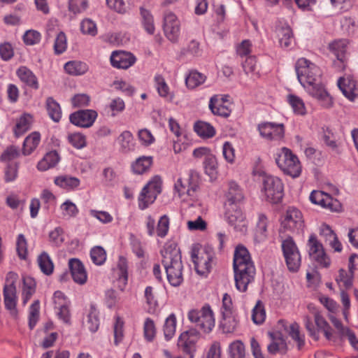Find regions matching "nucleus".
<instances>
[{
  "label": "nucleus",
  "mask_w": 358,
  "mask_h": 358,
  "mask_svg": "<svg viewBox=\"0 0 358 358\" xmlns=\"http://www.w3.org/2000/svg\"><path fill=\"white\" fill-rule=\"evenodd\" d=\"M338 86L347 99L352 102L356 101L358 92L354 80L350 78H341L338 80Z\"/></svg>",
  "instance_id": "b1692460"
},
{
  "label": "nucleus",
  "mask_w": 358,
  "mask_h": 358,
  "mask_svg": "<svg viewBox=\"0 0 358 358\" xmlns=\"http://www.w3.org/2000/svg\"><path fill=\"white\" fill-rule=\"evenodd\" d=\"M200 179L197 173L191 172L187 180L179 178L174 184V192L178 196L185 202H192L189 205L199 201Z\"/></svg>",
  "instance_id": "20e7f679"
},
{
  "label": "nucleus",
  "mask_w": 358,
  "mask_h": 358,
  "mask_svg": "<svg viewBox=\"0 0 358 358\" xmlns=\"http://www.w3.org/2000/svg\"><path fill=\"white\" fill-rule=\"evenodd\" d=\"M233 268L236 288L241 292H246L255 280L256 269L248 250L243 245L237 246L234 251Z\"/></svg>",
  "instance_id": "f03ea898"
},
{
  "label": "nucleus",
  "mask_w": 358,
  "mask_h": 358,
  "mask_svg": "<svg viewBox=\"0 0 358 358\" xmlns=\"http://www.w3.org/2000/svg\"><path fill=\"white\" fill-rule=\"evenodd\" d=\"M53 303L55 311L58 318L64 323L70 324V301L61 291H56L53 295Z\"/></svg>",
  "instance_id": "dca6fc26"
},
{
  "label": "nucleus",
  "mask_w": 358,
  "mask_h": 358,
  "mask_svg": "<svg viewBox=\"0 0 358 358\" xmlns=\"http://www.w3.org/2000/svg\"><path fill=\"white\" fill-rule=\"evenodd\" d=\"M229 358H244L245 356V347L240 340H236L229 344L228 348Z\"/></svg>",
  "instance_id": "8fccbe9b"
},
{
  "label": "nucleus",
  "mask_w": 358,
  "mask_h": 358,
  "mask_svg": "<svg viewBox=\"0 0 358 358\" xmlns=\"http://www.w3.org/2000/svg\"><path fill=\"white\" fill-rule=\"evenodd\" d=\"M287 100L292 107L294 114L298 115H305L307 113L305 103L302 99L294 94H289Z\"/></svg>",
  "instance_id": "c03bdc74"
},
{
  "label": "nucleus",
  "mask_w": 358,
  "mask_h": 358,
  "mask_svg": "<svg viewBox=\"0 0 358 358\" xmlns=\"http://www.w3.org/2000/svg\"><path fill=\"white\" fill-rule=\"evenodd\" d=\"M164 31L169 40L172 42L177 41L180 34V22L176 15L171 12L164 15Z\"/></svg>",
  "instance_id": "aec40b11"
},
{
  "label": "nucleus",
  "mask_w": 358,
  "mask_h": 358,
  "mask_svg": "<svg viewBox=\"0 0 358 358\" xmlns=\"http://www.w3.org/2000/svg\"><path fill=\"white\" fill-rule=\"evenodd\" d=\"M309 199L313 203L329 209L331 211L338 212L341 210L342 206L340 201L322 191H312Z\"/></svg>",
  "instance_id": "f3484780"
},
{
  "label": "nucleus",
  "mask_w": 358,
  "mask_h": 358,
  "mask_svg": "<svg viewBox=\"0 0 358 358\" xmlns=\"http://www.w3.org/2000/svg\"><path fill=\"white\" fill-rule=\"evenodd\" d=\"M275 163L285 175L292 178H299L302 172V166L298 157L285 147L280 149L275 154Z\"/></svg>",
  "instance_id": "39448f33"
},
{
  "label": "nucleus",
  "mask_w": 358,
  "mask_h": 358,
  "mask_svg": "<svg viewBox=\"0 0 358 358\" xmlns=\"http://www.w3.org/2000/svg\"><path fill=\"white\" fill-rule=\"evenodd\" d=\"M37 262L41 271L44 274L49 275L52 273L54 270V264L50 257L47 252H42L38 257Z\"/></svg>",
  "instance_id": "49530a36"
},
{
  "label": "nucleus",
  "mask_w": 358,
  "mask_h": 358,
  "mask_svg": "<svg viewBox=\"0 0 358 358\" xmlns=\"http://www.w3.org/2000/svg\"><path fill=\"white\" fill-rule=\"evenodd\" d=\"M143 335L145 339L151 342L156 336V328L154 321L148 317L145 319L143 324Z\"/></svg>",
  "instance_id": "680f3d73"
},
{
  "label": "nucleus",
  "mask_w": 358,
  "mask_h": 358,
  "mask_svg": "<svg viewBox=\"0 0 358 358\" xmlns=\"http://www.w3.org/2000/svg\"><path fill=\"white\" fill-rule=\"evenodd\" d=\"M352 275L353 271L349 270L347 271L344 269H340L338 275L336 278V282L340 287V289H348L352 285Z\"/></svg>",
  "instance_id": "09e8293b"
},
{
  "label": "nucleus",
  "mask_w": 358,
  "mask_h": 358,
  "mask_svg": "<svg viewBox=\"0 0 358 358\" xmlns=\"http://www.w3.org/2000/svg\"><path fill=\"white\" fill-rule=\"evenodd\" d=\"M55 184L62 188L73 189L80 185V180L76 177L61 176L55 179Z\"/></svg>",
  "instance_id": "de8ad7c7"
},
{
  "label": "nucleus",
  "mask_w": 358,
  "mask_h": 358,
  "mask_svg": "<svg viewBox=\"0 0 358 358\" xmlns=\"http://www.w3.org/2000/svg\"><path fill=\"white\" fill-rule=\"evenodd\" d=\"M206 77L196 71H191L185 79V83L188 88L194 89L200 85L203 84Z\"/></svg>",
  "instance_id": "603ef678"
},
{
  "label": "nucleus",
  "mask_w": 358,
  "mask_h": 358,
  "mask_svg": "<svg viewBox=\"0 0 358 358\" xmlns=\"http://www.w3.org/2000/svg\"><path fill=\"white\" fill-rule=\"evenodd\" d=\"M314 321L317 327L316 328L310 318L307 317L306 320L305 326L309 336L314 340L318 341L320 338V332L321 331L324 334L327 340L333 341V330L321 313H315Z\"/></svg>",
  "instance_id": "1a4fd4ad"
},
{
  "label": "nucleus",
  "mask_w": 358,
  "mask_h": 358,
  "mask_svg": "<svg viewBox=\"0 0 358 358\" xmlns=\"http://www.w3.org/2000/svg\"><path fill=\"white\" fill-rule=\"evenodd\" d=\"M307 247L310 259L315 262L319 266L328 268L330 266V258L326 254L322 244L318 241L315 234H311L309 236Z\"/></svg>",
  "instance_id": "9b49d317"
},
{
  "label": "nucleus",
  "mask_w": 358,
  "mask_h": 358,
  "mask_svg": "<svg viewBox=\"0 0 358 358\" xmlns=\"http://www.w3.org/2000/svg\"><path fill=\"white\" fill-rule=\"evenodd\" d=\"M154 81L157 93L161 97L173 99V95L170 93V88L162 75L156 74L154 77Z\"/></svg>",
  "instance_id": "37998d69"
},
{
  "label": "nucleus",
  "mask_w": 358,
  "mask_h": 358,
  "mask_svg": "<svg viewBox=\"0 0 358 358\" xmlns=\"http://www.w3.org/2000/svg\"><path fill=\"white\" fill-rule=\"evenodd\" d=\"M238 325V320L234 313H225L222 315L219 327L223 334H231L234 332Z\"/></svg>",
  "instance_id": "c85d7f7f"
},
{
  "label": "nucleus",
  "mask_w": 358,
  "mask_h": 358,
  "mask_svg": "<svg viewBox=\"0 0 358 358\" xmlns=\"http://www.w3.org/2000/svg\"><path fill=\"white\" fill-rule=\"evenodd\" d=\"M33 116L29 113H23L17 120L14 133L16 136H20L28 131L33 123Z\"/></svg>",
  "instance_id": "f704fd0d"
},
{
  "label": "nucleus",
  "mask_w": 358,
  "mask_h": 358,
  "mask_svg": "<svg viewBox=\"0 0 358 358\" xmlns=\"http://www.w3.org/2000/svg\"><path fill=\"white\" fill-rule=\"evenodd\" d=\"M278 325L289 335V336L297 343L298 348L301 349L305 344L304 336L300 334L299 326L294 322L290 324L284 320H280Z\"/></svg>",
  "instance_id": "cd10ccee"
},
{
  "label": "nucleus",
  "mask_w": 358,
  "mask_h": 358,
  "mask_svg": "<svg viewBox=\"0 0 358 358\" xmlns=\"http://www.w3.org/2000/svg\"><path fill=\"white\" fill-rule=\"evenodd\" d=\"M97 115V113L94 110H81L72 113L69 120L72 124L76 126L89 128L92 126Z\"/></svg>",
  "instance_id": "6ab92c4d"
},
{
  "label": "nucleus",
  "mask_w": 358,
  "mask_h": 358,
  "mask_svg": "<svg viewBox=\"0 0 358 358\" xmlns=\"http://www.w3.org/2000/svg\"><path fill=\"white\" fill-rule=\"evenodd\" d=\"M209 108L216 115L227 117L231 114V110L222 101L212 97L209 102Z\"/></svg>",
  "instance_id": "79ce46f5"
},
{
  "label": "nucleus",
  "mask_w": 358,
  "mask_h": 358,
  "mask_svg": "<svg viewBox=\"0 0 358 358\" xmlns=\"http://www.w3.org/2000/svg\"><path fill=\"white\" fill-rule=\"evenodd\" d=\"M282 226L284 229L292 232L299 233L302 231L303 220L301 211L294 208H289L282 222Z\"/></svg>",
  "instance_id": "a211bd4d"
},
{
  "label": "nucleus",
  "mask_w": 358,
  "mask_h": 358,
  "mask_svg": "<svg viewBox=\"0 0 358 358\" xmlns=\"http://www.w3.org/2000/svg\"><path fill=\"white\" fill-rule=\"evenodd\" d=\"M252 320L256 324H262L266 319L264 306L261 301H257L252 311Z\"/></svg>",
  "instance_id": "6e6d98bb"
},
{
  "label": "nucleus",
  "mask_w": 358,
  "mask_h": 358,
  "mask_svg": "<svg viewBox=\"0 0 358 358\" xmlns=\"http://www.w3.org/2000/svg\"><path fill=\"white\" fill-rule=\"evenodd\" d=\"M41 141V134L34 131L30 134L24 141L23 154L25 155H30L38 145Z\"/></svg>",
  "instance_id": "58836bf2"
},
{
  "label": "nucleus",
  "mask_w": 358,
  "mask_h": 358,
  "mask_svg": "<svg viewBox=\"0 0 358 358\" xmlns=\"http://www.w3.org/2000/svg\"><path fill=\"white\" fill-rule=\"evenodd\" d=\"M194 129L195 132L203 138H210L216 134V130L210 123L198 121L194 124Z\"/></svg>",
  "instance_id": "e433bc0d"
},
{
  "label": "nucleus",
  "mask_w": 358,
  "mask_h": 358,
  "mask_svg": "<svg viewBox=\"0 0 358 358\" xmlns=\"http://www.w3.org/2000/svg\"><path fill=\"white\" fill-rule=\"evenodd\" d=\"M45 106L49 117L55 122H59L62 118L60 105L52 97H48L45 101Z\"/></svg>",
  "instance_id": "a19ab883"
},
{
  "label": "nucleus",
  "mask_w": 358,
  "mask_h": 358,
  "mask_svg": "<svg viewBox=\"0 0 358 358\" xmlns=\"http://www.w3.org/2000/svg\"><path fill=\"white\" fill-rule=\"evenodd\" d=\"M162 263L166 273V278L173 287H178L183 282V264L180 249L169 245L162 251Z\"/></svg>",
  "instance_id": "7ed1b4c3"
},
{
  "label": "nucleus",
  "mask_w": 358,
  "mask_h": 358,
  "mask_svg": "<svg viewBox=\"0 0 358 358\" xmlns=\"http://www.w3.org/2000/svg\"><path fill=\"white\" fill-rule=\"evenodd\" d=\"M69 267L73 281L80 285L87 282V273L83 264L76 258L69 261Z\"/></svg>",
  "instance_id": "4be33fe9"
},
{
  "label": "nucleus",
  "mask_w": 358,
  "mask_h": 358,
  "mask_svg": "<svg viewBox=\"0 0 358 358\" xmlns=\"http://www.w3.org/2000/svg\"><path fill=\"white\" fill-rule=\"evenodd\" d=\"M16 250L21 259H26L27 257V242L23 234H19L16 240Z\"/></svg>",
  "instance_id": "338daca9"
},
{
  "label": "nucleus",
  "mask_w": 358,
  "mask_h": 358,
  "mask_svg": "<svg viewBox=\"0 0 358 358\" xmlns=\"http://www.w3.org/2000/svg\"><path fill=\"white\" fill-rule=\"evenodd\" d=\"M117 287L120 290H124L128 281V264L127 261L123 257H120L117 263Z\"/></svg>",
  "instance_id": "7c9ffc66"
},
{
  "label": "nucleus",
  "mask_w": 358,
  "mask_h": 358,
  "mask_svg": "<svg viewBox=\"0 0 358 358\" xmlns=\"http://www.w3.org/2000/svg\"><path fill=\"white\" fill-rule=\"evenodd\" d=\"M110 59L113 67L123 69L133 66L136 61V58L133 54L124 51L113 52Z\"/></svg>",
  "instance_id": "412c9836"
},
{
  "label": "nucleus",
  "mask_w": 358,
  "mask_h": 358,
  "mask_svg": "<svg viewBox=\"0 0 358 358\" xmlns=\"http://www.w3.org/2000/svg\"><path fill=\"white\" fill-rule=\"evenodd\" d=\"M191 258L196 272L201 276L206 277L215 264V255L210 247H193Z\"/></svg>",
  "instance_id": "423d86ee"
},
{
  "label": "nucleus",
  "mask_w": 358,
  "mask_h": 358,
  "mask_svg": "<svg viewBox=\"0 0 358 358\" xmlns=\"http://www.w3.org/2000/svg\"><path fill=\"white\" fill-rule=\"evenodd\" d=\"M227 200L224 207H233L239 206L240 202L243 199L242 190L234 182L229 184V189L226 194Z\"/></svg>",
  "instance_id": "bb28decb"
},
{
  "label": "nucleus",
  "mask_w": 358,
  "mask_h": 358,
  "mask_svg": "<svg viewBox=\"0 0 358 358\" xmlns=\"http://www.w3.org/2000/svg\"><path fill=\"white\" fill-rule=\"evenodd\" d=\"M162 190V180L159 177L153 178L142 189L138 196V207L147 208L156 199Z\"/></svg>",
  "instance_id": "f8f14e48"
},
{
  "label": "nucleus",
  "mask_w": 358,
  "mask_h": 358,
  "mask_svg": "<svg viewBox=\"0 0 358 358\" xmlns=\"http://www.w3.org/2000/svg\"><path fill=\"white\" fill-rule=\"evenodd\" d=\"M60 160L58 152L55 150L48 152L38 163L37 168L39 171H47L56 166Z\"/></svg>",
  "instance_id": "473e14b6"
},
{
  "label": "nucleus",
  "mask_w": 358,
  "mask_h": 358,
  "mask_svg": "<svg viewBox=\"0 0 358 358\" xmlns=\"http://www.w3.org/2000/svg\"><path fill=\"white\" fill-rule=\"evenodd\" d=\"M3 295L5 308L9 312L11 316L16 317L18 314L17 308L18 301L17 288L10 286V287H3Z\"/></svg>",
  "instance_id": "5701e85b"
},
{
  "label": "nucleus",
  "mask_w": 358,
  "mask_h": 358,
  "mask_svg": "<svg viewBox=\"0 0 358 358\" xmlns=\"http://www.w3.org/2000/svg\"><path fill=\"white\" fill-rule=\"evenodd\" d=\"M348 42L346 39L335 40L329 43V50L336 56L338 60L343 62L347 51Z\"/></svg>",
  "instance_id": "c9c22d12"
},
{
  "label": "nucleus",
  "mask_w": 358,
  "mask_h": 358,
  "mask_svg": "<svg viewBox=\"0 0 358 358\" xmlns=\"http://www.w3.org/2000/svg\"><path fill=\"white\" fill-rule=\"evenodd\" d=\"M117 141L122 152L127 153L134 149V136L129 131H122L117 137Z\"/></svg>",
  "instance_id": "72a5a7b5"
},
{
  "label": "nucleus",
  "mask_w": 358,
  "mask_h": 358,
  "mask_svg": "<svg viewBox=\"0 0 358 358\" xmlns=\"http://www.w3.org/2000/svg\"><path fill=\"white\" fill-rule=\"evenodd\" d=\"M257 129L260 136L268 141H280L285 136V127L282 123L262 122L258 124Z\"/></svg>",
  "instance_id": "4468645a"
},
{
  "label": "nucleus",
  "mask_w": 358,
  "mask_h": 358,
  "mask_svg": "<svg viewBox=\"0 0 358 358\" xmlns=\"http://www.w3.org/2000/svg\"><path fill=\"white\" fill-rule=\"evenodd\" d=\"M297 78L300 84L312 97L316 99L324 108L332 106V98L322 82V71L310 60L301 57L295 64Z\"/></svg>",
  "instance_id": "f257e3e1"
},
{
  "label": "nucleus",
  "mask_w": 358,
  "mask_h": 358,
  "mask_svg": "<svg viewBox=\"0 0 358 358\" xmlns=\"http://www.w3.org/2000/svg\"><path fill=\"white\" fill-rule=\"evenodd\" d=\"M187 318L191 323L205 334L210 333L215 324L213 311L208 304L200 309H192L187 313Z\"/></svg>",
  "instance_id": "0eeeda50"
},
{
  "label": "nucleus",
  "mask_w": 358,
  "mask_h": 358,
  "mask_svg": "<svg viewBox=\"0 0 358 358\" xmlns=\"http://www.w3.org/2000/svg\"><path fill=\"white\" fill-rule=\"evenodd\" d=\"M268 220L267 217L262 213L259 214L255 230V240L262 242L267 237V227Z\"/></svg>",
  "instance_id": "4c0bfd02"
},
{
  "label": "nucleus",
  "mask_w": 358,
  "mask_h": 358,
  "mask_svg": "<svg viewBox=\"0 0 358 358\" xmlns=\"http://www.w3.org/2000/svg\"><path fill=\"white\" fill-rule=\"evenodd\" d=\"M140 20L144 30L149 34H153L155 31L154 17L150 10L141 6L139 8Z\"/></svg>",
  "instance_id": "c756f323"
},
{
  "label": "nucleus",
  "mask_w": 358,
  "mask_h": 358,
  "mask_svg": "<svg viewBox=\"0 0 358 358\" xmlns=\"http://www.w3.org/2000/svg\"><path fill=\"white\" fill-rule=\"evenodd\" d=\"M68 142L76 149H82L87 145L86 136L80 132H73L68 134Z\"/></svg>",
  "instance_id": "4d7b16f0"
},
{
  "label": "nucleus",
  "mask_w": 358,
  "mask_h": 358,
  "mask_svg": "<svg viewBox=\"0 0 358 358\" xmlns=\"http://www.w3.org/2000/svg\"><path fill=\"white\" fill-rule=\"evenodd\" d=\"M200 338V333L196 329H190L182 332L178 340V346L189 358H194L196 350V343Z\"/></svg>",
  "instance_id": "ddd939ff"
},
{
  "label": "nucleus",
  "mask_w": 358,
  "mask_h": 358,
  "mask_svg": "<svg viewBox=\"0 0 358 358\" xmlns=\"http://www.w3.org/2000/svg\"><path fill=\"white\" fill-rule=\"evenodd\" d=\"M224 217L234 230L244 234L247 231V222L239 206L225 207Z\"/></svg>",
  "instance_id": "2eb2a0df"
},
{
  "label": "nucleus",
  "mask_w": 358,
  "mask_h": 358,
  "mask_svg": "<svg viewBox=\"0 0 358 358\" xmlns=\"http://www.w3.org/2000/svg\"><path fill=\"white\" fill-rule=\"evenodd\" d=\"M90 257L94 264L101 265L106 260V252L101 246H95L90 250Z\"/></svg>",
  "instance_id": "bf43d9fd"
},
{
  "label": "nucleus",
  "mask_w": 358,
  "mask_h": 358,
  "mask_svg": "<svg viewBox=\"0 0 358 358\" xmlns=\"http://www.w3.org/2000/svg\"><path fill=\"white\" fill-rule=\"evenodd\" d=\"M177 320L175 314L171 313L165 320L164 335L166 341L171 340L176 334Z\"/></svg>",
  "instance_id": "3c124183"
},
{
  "label": "nucleus",
  "mask_w": 358,
  "mask_h": 358,
  "mask_svg": "<svg viewBox=\"0 0 358 358\" xmlns=\"http://www.w3.org/2000/svg\"><path fill=\"white\" fill-rule=\"evenodd\" d=\"M268 336L271 338V343L268 345L267 350L271 354L278 352L285 353L287 351V343L282 334L279 331L269 332Z\"/></svg>",
  "instance_id": "393cba45"
},
{
  "label": "nucleus",
  "mask_w": 358,
  "mask_h": 358,
  "mask_svg": "<svg viewBox=\"0 0 358 358\" xmlns=\"http://www.w3.org/2000/svg\"><path fill=\"white\" fill-rule=\"evenodd\" d=\"M65 71L73 76H80L85 73L88 70L86 63L80 61H70L64 65Z\"/></svg>",
  "instance_id": "ea45409f"
},
{
  "label": "nucleus",
  "mask_w": 358,
  "mask_h": 358,
  "mask_svg": "<svg viewBox=\"0 0 358 358\" xmlns=\"http://www.w3.org/2000/svg\"><path fill=\"white\" fill-rule=\"evenodd\" d=\"M86 325L89 330L94 333L96 332L99 327V320L98 317V312L94 307L91 308V310L87 317Z\"/></svg>",
  "instance_id": "052dcab7"
},
{
  "label": "nucleus",
  "mask_w": 358,
  "mask_h": 358,
  "mask_svg": "<svg viewBox=\"0 0 358 358\" xmlns=\"http://www.w3.org/2000/svg\"><path fill=\"white\" fill-rule=\"evenodd\" d=\"M108 108L110 110V115L115 117L117 115L124 111L125 109V103L121 98L117 97L110 101Z\"/></svg>",
  "instance_id": "69168bd1"
},
{
  "label": "nucleus",
  "mask_w": 358,
  "mask_h": 358,
  "mask_svg": "<svg viewBox=\"0 0 358 358\" xmlns=\"http://www.w3.org/2000/svg\"><path fill=\"white\" fill-rule=\"evenodd\" d=\"M203 165L206 173L210 176L213 177L217 173L218 164L216 157L213 153L204 159Z\"/></svg>",
  "instance_id": "13d9d810"
},
{
  "label": "nucleus",
  "mask_w": 358,
  "mask_h": 358,
  "mask_svg": "<svg viewBox=\"0 0 358 358\" xmlns=\"http://www.w3.org/2000/svg\"><path fill=\"white\" fill-rule=\"evenodd\" d=\"M279 43L282 48H288L293 41V34L289 27H281L278 31Z\"/></svg>",
  "instance_id": "864d4df0"
},
{
  "label": "nucleus",
  "mask_w": 358,
  "mask_h": 358,
  "mask_svg": "<svg viewBox=\"0 0 358 358\" xmlns=\"http://www.w3.org/2000/svg\"><path fill=\"white\" fill-rule=\"evenodd\" d=\"M22 283V300L23 305L25 306L35 293L36 282L30 276H23Z\"/></svg>",
  "instance_id": "2f4dec72"
},
{
  "label": "nucleus",
  "mask_w": 358,
  "mask_h": 358,
  "mask_svg": "<svg viewBox=\"0 0 358 358\" xmlns=\"http://www.w3.org/2000/svg\"><path fill=\"white\" fill-rule=\"evenodd\" d=\"M60 210L62 217L66 219L75 217L79 213L77 206L70 200H66L62 203Z\"/></svg>",
  "instance_id": "5fc2aeb1"
},
{
  "label": "nucleus",
  "mask_w": 358,
  "mask_h": 358,
  "mask_svg": "<svg viewBox=\"0 0 358 358\" xmlns=\"http://www.w3.org/2000/svg\"><path fill=\"white\" fill-rule=\"evenodd\" d=\"M18 173V164L16 162H10L7 164L4 170V180L6 182H11L15 180Z\"/></svg>",
  "instance_id": "0e129e2a"
},
{
  "label": "nucleus",
  "mask_w": 358,
  "mask_h": 358,
  "mask_svg": "<svg viewBox=\"0 0 358 358\" xmlns=\"http://www.w3.org/2000/svg\"><path fill=\"white\" fill-rule=\"evenodd\" d=\"M40 302L35 301L29 308V326L31 329H34L39 319Z\"/></svg>",
  "instance_id": "e2e57ef3"
},
{
  "label": "nucleus",
  "mask_w": 358,
  "mask_h": 358,
  "mask_svg": "<svg viewBox=\"0 0 358 358\" xmlns=\"http://www.w3.org/2000/svg\"><path fill=\"white\" fill-rule=\"evenodd\" d=\"M152 164V157L142 156L132 164V170L135 173L143 174L147 172Z\"/></svg>",
  "instance_id": "a18cd8bd"
},
{
  "label": "nucleus",
  "mask_w": 358,
  "mask_h": 358,
  "mask_svg": "<svg viewBox=\"0 0 358 358\" xmlns=\"http://www.w3.org/2000/svg\"><path fill=\"white\" fill-rule=\"evenodd\" d=\"M281 248L288 269L292 272L297 271L301 266V257L295 241L292 237H287L282 241Z\"/></svg>",
  "instance_id": "9d476101"
},
{
  "label": "nucleus",
  "mask_w": 358,
  "mask_h": 358,
  "mask_svg": "<svg viewBox=\"0 0 358 358\" xmlns=\"http://www.w3.org/2000/svg\"><path fill=\"white\" fill-rule=\"evenodd\" d=\"M80 30L83 34L94 36L97 34L96 23L91 19H84L80 23Z\"/></svg>",
  "instance_id": "774afa93"
},
{
  "label": "nucleus",
  "mask_w": 358,
  "mask_h": 358,
  "mask_svg": "<svg viewBox=\"0 0 358 358\" xmlns=\"http://www.w3.org/2000/svg\"><path fill=\"white\" fill-rule=\"evenodd\" d=\"M262 183V191L266 200L273 203L280 202L284 194V185L282 180L276 176L265 175Z\"/></svg>",
  "instance_id": "6e6552de"
},
{
  "label": "nucleus",
  "mask_w": 358,
  "mask_h": 358,
  "mask_svg": "<svg viewBox=\"0 0 358 358\" xmlns=\"http://www.w3.org/2000/svg\"><path fill=\"white\" fill-rule=\"evenodd\" d=\"M16 75L20 81L26 84L28 87L36 90L39 88V83L37 77L27 66H20L16 71Z\"/></svg>",
  "instance_id": "a878e982"
}]
</instances>
